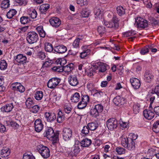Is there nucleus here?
<instances>
[{
	"instance_id": "nucleus-6",
	"label": "nucleus",
	"mask_w": 159,
	"mask_h": 159,
	"mask_svg": "<svg viewBox=\"0 0 159 159\" xmlns=\"http://www.w3.org/2000/svg\"><path fill=\"white\" fill-rule=\"evenodd\" d=\"M137 27L139 28H144L147 27L148 23L147 21L143 18L138 17L135 19V23Z\"/></svg>"
},
{
	"instance_id": "nucleus-27",
	"label": "nucleus",
	"mask_w": 159,
	"mask_h": 159,
	"mask_svg": "<svg viewBox=\"0 0 159 159\" xmlns=\"http://www.w3.org/2000/svg\"><path fill=\"white\" fill-rule=\"evenodd\" d=\"M65 119V116L63 114L62 112L60 111L57 113V121L59 123L63 122Z\"/></svg>"
},
{
	"instance_id": "nucleus-41",
	"label": "nucleus",
	"mask_w": 159,
	"mask_h": 159,
	"mask_svg": "<svg viewBox=\"0 0 159 159\" xmlns=\"http://www.w3.org/2000/svg\"><path fill=\"white\" fill-rule=\"evenodd\" d=\"M129 142V139H128L127 137L123 136L121 139V143L122 145L125 148L128 146L127 143Z\"/></svg>"
},
{
	"instance_id": "nucleus-21",
	"label": "nucleus",
	"mask_w": 159,
	"mask_h": 159,
	"mask_svg": "<svg viewBox=\"0 0 159 159\" xmlns=\"http://www.w3.org/2000/svg\"><path fill=\"white\" fill-rule=\"evenodd\" d=\"M130 82L134 89H138L139 88L140 86V81L135 78H132L130 79Z\"/></svg>"
},
{
	"instance_id": "nucleus-12",
	"label": "nucleus",
	"mask_w": 159,
	"mask_h": 159,
	"mask_svg": "<svg viewBox=\"0 0 159 159\" xmlns=\"http://www.w3.org/2000/svg\"><path fill=\"white\" fill-rule=\"evenodd\" d=\"M12 88L13 90L23 93L25 91L24 87L20 83L15 82L12 84Z\"/></svg>"
},
{
	"instance_id": "nucleus-33",
	"label": "nucleus",
	"mask_w": 159,
	"mask_h": 159,
	"mask_svg": "<svg viewBox=\"0 0 159 159\" xmlns=\"http://www.w3.org/2000/svg\"><path fill=\"white\" fill-rule=\"evenodd\" d=\"M73 64H69L63 67V71L66 72H70L73 70Z\"/></svg>"
},
{
	"instance_id": "nucleus-54",
	"label": "nucleus",
	"mask_w": 159,
	"mask_h": 159,
	"mask_svg": "<svg viewBox=\"0 0 159 159\" xmlns=\"http://www.w3.org/2000/svg\"><path fill=\"white\" fill-rule=\"evenodd\" d=\"M10 153V150L8 148H3L1 150V153L6 154L7 155H9Z\"/></svg>"
},
{
	"instance_id": "nucleus-29",
	"label": "nucleus",
	"mask_w": 159,
	"mask_h": 159,
	"mask_svg": "<svg viewBox=\"0 0 159 159\" xmlns=\"http://www.w3.org/2000/svg\"><path fill=\"white\" fill-rule=\"evenodd\" d=\"M89 129L90 130H94L96 129L98 126V124L97 122H92L88 124Z\"/></svg>"
},
{
	"instance_id": "nucleus-38",
	"label": "nucleus",
	"mask_w": 159,
	"mask_h": 159,
	"mask_svg": "<svg viewBox=\"0 0 159 159\" xmlns=\"http://www.w3.org/2000/svg\"><path fill=\"white\" fill-rule=\"evenodd\" d=\"M152 130L155 133L159 132V120L156 121L153 124Z\"/></svg>"
},
{
	"instance_id": "nucleus-22",
	"label": "nucleus",
	"mask_w": 159,
	"mask_h": 159,
	"mask_svg": "<svg viewBox=\"0 0 159 159\" xmlns=\"http://www.w3.org/2000/svg\"><path fill=\"white\" fill-rule=\"evenodd\" d=\"M13 107V103H11L3 106L1 108V110L2 111L9 112L11 111Z\"/></svg>"
},
{
	"instance_id": "nucleus-48",
	"label": "nucleus",
	"mask_w": 159,
	"mask_h": 159,
	"mask_svg": "<svg viewBox=\"0 0 159 159\" xmlns=\"http://www.w3.org/2000/svg\"><path fill=\"white\" fill-rule=\"evenodd\" d=\"M149 50V46H147L143 48L140 51V53L142 55H144L147 53Z\"/></svg>"
},
{
	"instance_id": "nucleus-63",
	"label": "nucleus",
	"mask_w": 159,
	"mask_h": 159,
	"mask_svg": "<svg viewBox=\"0 0 159 159\" xmlns=\"http://www.w3.org/2000/svg\"><path fill=\"white\" fill-rule=\"evenodd\" d=\"M95 15L97 16H98L102 13V11L99 9L97 8H95L94 10Z\"/></svg>"
},
{
	"instance_id": "nucleus-5",
	"label": "nucleus",
	"mask_w": 159,
	"mask_h": 159,
	"mask_svg": "<svg viewBox=\"0 0 159 159\" xmlns=\"http://www.w3.org/2000/svg\"><path fill=\"white\" fill-rule=\"evenodd\" d=\"M61 81V79L54 77L50 79L47 83L48 87L50 89H54L57 86Z\"/></svg>"
},
{
	"instance_id": "nucleus-50",
	"label": "nucleus",
	"mask_w": 159,
	"mask_h": 159,
	"mask_svg": "<svg viewBox=\"0 0 159 159\" xmlns=\"http://www.w3.org/2000/svg\"><path fill=\"white\" fill-rule=\"evenodd\" d=\"M76 2L81 6L87 5L88 4V1L87 0H76Z\"/></svg>"
},
{
	"instance_id": "nucleus-53",
	"label": "nucleus",
	"mask_w": 159,
	"mask_h": 159,
	"mask_svg": "<svg viewBox=\"0 0 159 159\" xmlns=\"http://www.w3.org/2000/svg\"><path fill=\"white\" fill-rule=\"evenodd\" d=\"M97 31L99 34L102 35L105 33V28L103 26H99L98 28Z\"/></svg>"
},
{
	"instance_id": "nucleus-46",
	"label": "nucleus",
	"mask_w": 159,
	"mask_h": 159,
	"mask_svg": "<svg viewBox=\"0 0 159 159\" xmlns=\"http://www.w3.org/2000/svg\"><path fill=\"white\" fill-rule=\"evenodd\" d=\"M20 121L18 120L17 122H15L13 121H11L10 122V125L12 127L14 128L17 129L19 126V124Z\"/></svg>"
},
{
	"instance_id": "nucleus-18",
	"label": "nucleus",
	"mask_w": 159,
	"mask_h": 159,
	"mask_svg": "<svg viewBox=\"0 0 159 159\" xmlns=\"http://www.w3.org/2000/svg\"><path fill=\"white\" fill-rule=\"evenodd\" d=\"M35 130L37 132H40L43 128V124L40 119H37L34 123Z\"/></svg>"
},
{
	"instance_id": "nucleus-39",
	"label": "nucleus",
	"mask_w": 159,
	"mask_h": 159,
	"mask_svg": "<svg viewBox=\"0 0 159 159\" xmlns=\"http://www.w3.org/2000/svg\"><path fill=\"white\" fill-rule=\"evenodd\" d=\"M43 97V93L41 91H38L35 94L34 97L37 100L42 99Z\"/></svg>"
},
{
	"instance_id": "nucleus-34",
	"label": "nucleus",
	"mask_w": 159,
	"mask_h": 159,
	"mask_svg": "<svg viewBox=\"0 0 159 159\" xmlns=\"http://www.w3.org/2000/svg\"><path fill=\"white\" fill-rule=\"evenodd\" d=\"M127 143L128 146L125 147L128 150H131L134 149L135 148V142L131 140H129V142Z\"/></svg>"
},
{
	"instance_id": "nucleus-26",
	"label": "nucleus",
	"mask_w": 159,
	"mask_h": 159,
	"mask_svg": "<svg viewBox=\"0 0 159 159\" xmlns=\"http://www.w3.org/2000/svg\"><path fill=\"white\" fill-rule=\"evenodd\" d=\"M44 48L45 51L48 52H51L54 50L52 45L48 42H46L44 44Z\"/></svg>"
},
{
	"instance_id": "nucleus-64",
	"label": "nucleus",
	"mask_w": 159,
	"mask_h": 159,
	"mask_svg": "<svg viewBox=\"0 0 159 159\" xmlns=\"http://www.w3.org/2000/svg\"><path fill=\"white\" fill-rule=\"evenodd\" d=\"M135 156V157H133V158H139L140 159H149L150 158H145V157H143V155H142V154H137L136 155H134Z\"/></svg>"
},
{
	"instance_id": "nucleus-62",
	"label": "nucleus",
	"mask_w": 159,
	"mask_h": 159,
	"mask_svg": "<svg viewBox=\"0 0 159 159\" xmlns=\"http://www.w3.org/2000/svg\"><path fill=\"white\" fill-rule=\"evenodd\" d=\"M16 1L20 5L25 6L27 3V0H16Z\"/></svg>"
},
{
	"instance_id": "nucleus-9",
	"label": "nucleus",
	"mask_w": 159,
	"mask_h": 159,
	"mask_svg": "<svg viewBox=\"0 0 159 159\" xmlns=\"http://www.w3.org/2000/svg\"><path fill=\"white\" fill-rule=\"evenodd\" d=\"M45 117L48 122H52L56 119V115L53 112H46L44 114Z\"/></svg>"
},
{
	"instance_id": "nucleus-7",
	"label": "nucleus",
	"mask_w": 159,
	"mask_h": 159,
	"mask_svg": "<svg viewBox=\"0 0 159 159\" xmlns=\"http://www.w3.org/2000/svg\"><path fill=\"white\" fill-rule=\"evenodd\" d=\"M72 131L69 128H64L62 132L63 138L65 141H68L70 140L72 137Z\"/></svg>"
},
{
	"instance_id": "nucleus-16",
	"label": "nucleus",
	"mask_w": 159,
	"mask_h": 159,
	"mask_svg": "<svg viewBox=\"0 0 159 159\" xmlns=\"http://www.w3.org/2000/svg\"><path fill=\"white\" fill-rule=\"evenodd\" d=\"M143 115L145 118L150 120L152 119L155 116V114L153 111L148 109L144 110Z\"/></svg>"
},
{
	"instance_id": "nucleus-51",
	"label": "nucleus",
	"mask_w": 159,
	"mask_h": 159,
	"mask_svg": "<svg viewBox=\"0 0 159 159\" xmlns=\"http://www.w3.org/2000/svg\"><path fill=\"white\" fill-rule=\"evenodd\" d=\"M29 15L31 18L34 19L37 17V13L36 11L34 9L29 13Z\"/></svg>"
},
{
	"instance_id": "nucleus-19",
	"label": "nucleus",
	"mask_w": 159,
	"mask_h": 159,
	"mask_svg": "<svg viewBox=\"0 0 159 159\" xmlns=\"http://www.w3.org/2000/svg\"><path fill=\"white\" fill-rule=\"evenodd\" d=\"M125 102V99L120 96L115 97L113 99V102L117 106H120L124 104Z\"/></svg>"
},
{
	"instance_id": "nucleus-58",
	"label": "nucleus",
	"mask_w": 159,
	"mask_h": 159,
	"mask_svg": "<svg viewBox=\"0 0 159 159\" xmlns=\"http://www.w3.org/2000/svg\"><path fill=\"white\" fill-rule=\"evenodd\" d=\"M116 151L119 154H122L125 152V150L122 148L117 147L116 149Z\"/></svg>"
},
{
	"instance_id": "nucleus-10",
	"label": "nucleus",
	"mask_w": 159,
	"mask_h": 159,
	"mask_svg": "<svg viewBox=\"0 0 159 159\" xmlns=\"http://www.w3.org/2000/svg\"><path fill=\"white\" fill-rule=\"evenodd\" d=\"M107 65L100 62L95 63L94 65V67L96 70H98V72H104L107 70Z\"/></svg>"
},
{
	"instance_id": "nucleus-60",
	"label": "nucleus",
	"mask_w": 159,
	"mask_h": 159,
	"mask_svg": "<svg viewBox=\"0 0 159 159\" xmlns=\"http://www.w3.org/2000/svg\"><path fill=\"white\" fill-rule=\"evenodd\" d=\"M87 105V104L81 101L78 104L77 107L79 109H82L84 108Z\"/></svg>"
},
{
	"instance_id": "nucleus-32",
	"label": "nucleus",
	"mask_w": 159,
	"mask_h": 159,
	"mask_svg": "<svg viewBox=\"0 0 159 159\" xmlns=\"http://www.w3.org/2000/svg\"><path fill=\"white\" fill-rule=\"evenodd\" d=\"M91 52V50L89 49H85L83 50L82 52L80 54V57L82 58H84L85 57L89 55Z\"/></svg>"
},
{
	"instance_id": "nucleus-31",
	"label": "nucleus",
	"mask_w": 159,
	"mask_h": 159,
	"mask_svg": "<svg viewBox=\"0 0 159 159\" xmlns=\"http://www.w3.org/2000/svg\"><path fill=\"white\" fill-rule=\"evenodd\" d=\"M16 13L17 11L15 9H11L7 13V16L9 19H11L16 14Z\"/></svg>"
},
{
	"instance_id": "nucleus-2",
	"label": "nucleus",
	"mask_w": 159,
	"mask_h": 159,
	"mask_svg": "<svg viewBox=\"0 0 159 159\" xmlns=\"http://www.w3.org/2000/svg\"><path fill=\"white\" fill-rule=\"evenodd\" d=\"M103 110V107L101 104L95 105L93 108H91L90 111V114L93 117H97L99 116Z\"/></svg>"
},
{
	"instance_id": "nucleus-8",
	"label": "nucleus",
	"mask_w": 159,
	"mask_h": 159,
	"mask_svg": "<svg viewBox=\"0 0 159 159\" xmlns=\"http://www.w3.org/2000/svg\"><path fill=\"white\" fill-rule=\"evenodd\" d=\"M117 121L114 118H110L107 122V125L108 128L111 130L116 128Z\"/></svg>"
},
{
	"instance_id": "nucleus-28",
	"label": "nucleus",
	"mask_w": 159,
	"mask_h": 159,
	"mask_svg": "<svg viewBox=\"0 0 159 159\" xmlns=\"http://www.w3.org/2000/svg\"><path fill=\"white\" fill-rule=\"evenodd\" d=\"M80 95L78 93H75L70 98L71 101L74 102H77L79 100Z\"/></svg>"
},
{
	"instance_id": "nucleus-55",
	"label": "nucleus",
	"mask_w": 159,
	"mask_h": 159,
	"mask_svg": "<svg viewBox=\"0 0 159 159\" xmlns=\"http://www.w3.org/2000/svg\"><path fill=\"white\" fill-rule=\"evenodd\" d=\"M52 70L59 72H62L63 71V67L54 66L52 68Z\"/></svg>"
},
{
	"instance_id": "nucleus-44",
	"label": "nucleus",
	"mask_w": 159,
	"mask_h": 159,
	"mask_svg": "<svg viewBox=\"0 0 159 159\" xmlns=\"http://www.w3.org/2000/svg\"><path fill=\"white\" fill-rule=\"evenodd\" d=\"M140 104L137 103L134 104L133 108L134 113L137 114L139 112L140 109Z\"/></svg>"
},
{
	"instance_id": "nucleus-14",
	"label": "nucleus",
	"mask_w": 159,
	"mask_h": 159,
	"mask_svg": "<svg viewBox=\"0 0 159 159\" xmlns=\"http://www.w3.org/2000/svg\"><path fill=\"white\" fill-rule=\"evenodd\" d=\"M15 61L20 64H23L26 63L27 58L25 56L22 54H19L14 57Z\"/></svg>"
},
{
	"instance_id": "nucleus-13",
	"label": "nucleus",
	"mask_w": 159,
	"mask_h": 159,
	"mask_svg": "<svg viewBox=\"0 0 159 159\" xmlns=\"http://www.w3.org/2000/svg\"><path fill=\"white\" fill-rule=\"evenodd\" d=\"M68 82L70 85L73 86H75L79 84V80L75 75H71L69 76Z\"/></svg>"
},
{
	"instance_id": "nucleus-43",
	"label": "nucleus",
	"mask_w": 159,
	"mask_h": 159,
	"mask_svg": "<svg viewBox=\"0 0 159 159\" xmlns=\"http://www.w3.org/2000/svg\"><path fill=\"white\" fill-rule=\"evenodd\" d=\"M30 19L27 16H23L20 18V21L22 24H25L28 23Z\"/></svg>"
},
{
	"instance_id": "nucleus-24",
	"label": "nucleus",
	"mask_w": 159,
	"mask_h": 159,
	"mask_svg": "<svg viewBox=\"0 0 159 159\" xmlns=\"http://www.w3.org/2000/svg\"><path fill=\"white\" fill-rule=\"evenodd\" d=\"M49 7L50 6L48 4H43L40 6L39 10L42 14H45Z\"/></svg>"
},
{
	"instance_id": "nucleus-25",
	"label": "nucleus",
	"mask_w": 159,
	"mask_h": 159,
	"mask_svg": "<svg viewBox=\"0 0 159 159\" xmlns=\"http://www.w3.org/2000/svg\"><path fill=\"white\" fill-rule=\"evenodd\" d=\"M153 78V75L149 72L146 71L144 75V79L147 82H150Z\"/></svg>"
},
{
	"instance_id": "nucleus-52",
	"label": "nucleus",
	"mask_w": 159,
	"mask_h": 159,
	"mask_svg": "<svg viewBox=\"0 0 159 159\" xmlns=\"http://www.w3.org/2000/svg\"><path fill=\"white\" fill-rule=\"evenodd\" d=\"M81 101L84 103L87 104L89 102V97L87 95H82Z\"/></svg>"
},
{
	"instance_id": "nucleus-56",
	"label": "nucleus",
	"mask_w": 159,
	"mask_h": 159,
	"mask_svg": "<svg viewBox=\"0 0 159 159\" xmlns=\"http://www.w3.org/2000/svg\"><path fill=\"white\" fill-rule=\"evenodd\" d=\"M88 125L84 126L81 131V132L84 134H88L89 132V129Z\"/></svg>"
},
{
	"instance_id": "nucleus-49",
	"label": "nucleus",
	"mask_w": 159,
	"mask_h": 159,
	"mask_svg": "<svg viewBox=\"0 0 159 159\" xmlns=\"http://www.w3.org/2000/svg\"><path fill=\"white\" fill-rule=\"evenodd\" d=\"M81 40L79 38L76 39L73 43L72 46L74 48H77L79 47L80 41Z\"/></svg>"
},
{
	"instance_id": "nucleus-1",
	"label": "nucleus",
	"mask_w": 159,
	"mask_h": 159,
	"mask_svg": "<svg viewBox=\"0 0 159 159\" xmlns=\"http://www.w3.org/2000/svg\"><path fill=\"white\" fill-rule=\"evenodd\" d=\"M37 149L43 158H47L49 157L50 151L47 147L39 145L37 146Z\"/></svg>"
},
{
	"instance_id": "nucleus-45",
	"label": "nucleus",
	"mask_w": 159,
	"mask_h": 159,
	"mask_svg": "<svg viewBox=\"0 0 159 159\" xmlns=\"http://www.w3.org/2000/svg\"><path fill=\"white\" fill-rule=\"evenodd\" d=\"M90 14V11L87 9H83L81 12V16L82 17H88Z\"/></svg>"
},
{
	"instance_id": "nucleus-37",
	"label": "nucleus",
	"mask_w": 159,
	"mask_h": 159,
	"mask_svg": "<svg viewBox=\"0 0 159 159\" xmlns=\"http://www.w3.org/2000/svg\"><path fill=\"white\" fill-rule=\"evenodd\" d=\"M7 66V64L4 60H2L0 61V69L2 70H6Z\"/></svg>"
},
{
	"instance_id": "nucleus-57",
	"label": "nucleus",
	"mask_w": 159,
	"mask_h": 159,
	"mask_svg": "<svg viewBox=\"0 0 159 159\" xmlns=\"http://www.w3.org/2000/svg\"><path fill=\"white\" fill-rule=\"evenodd\" d=\"M31 111L33 113H36L39 110V107L37 105L33 106L31 107Z\"/></svg>"
},
{
	"instance_id": "nucleus-30",
	"label": "nucleus",
	"mask_w": 159,
	"mask_h": 159,
	"mask_svg": "<svg viewBox=\"0 0 159 159\" xmlns=\"http://www.w3.org/2000/svg\"><path fill=\"white\" fill-rule=\"evenodd\" d=\"M117 13L120 16L125 14V9L122 6H119L116 7Z\"/></svg>"
},
{
	"instance_id": "nucleus-42",
	"label": "nucleus",
	"mask_w": 159,
	"mask_h": 159,
	"mask_svg": "<svg viewBox=\"0 0 159 159\" xmlns=\"http://www.w3.org/2000/svg\"><path fill=\"white\" fill-rule=\"evenodd\" d=\"M9 0H3L1 4V7L2 8L5 9L9 7Z\"/></svg>"
},
{
	"instance_id": "nucleus-3",
	"label": "nucleus",
	"mask_w": 159,
	"mask_h": 159,
	"mask_svg": "<svg viewBox=\"0 0 159 159\" xmlns=\"http://www.w3.org/2000/svg\"><path fill=\"white\" fill-rule=\"evenodd\" d=\"M38 40V35L35 32L30 31L27 34L26 40L29 43H34L36 42Z\"/></svg>"
},
{
	"instance_id": "nucleus-40",
	"label": "nucleus",
	"mask_w": 159,
	"mask_h": 159,
	"mask_svg": "<svg viewBox=\"0 0 159 159\" xmlns=\"http://www.w3.org/2000/svg\"><path fill=\"white\" fill-rule=\"evenodd\" d=\"M23 159H35V157L31 152H27L23 154Z\"/></svg>"
},
{
	"instance_id": "nucleus-59",
	"label": "nucleus",
	"mask_w": 159,
	"mask_h": 159,
	"mask_svg": "<svg viewBox=\"0 0 159 159\" xmlns=\"http://www.w3.org/2000/svg\"><path fill=\"white\" fill-rule=\"evenodd\" d=\"M37 56L41 60H43L46 57L44 52L41 51L38 52Z\"/></svg>"
},
{
	"instance_id": "nucleus-61",
	"label": "nucleus",
	"mask_w": 159,
	"mask_h": 159,
	"mask_svg": "<svg viewBox=\"0 0 159 159\" xmlns=\"http://www.w3.org/2000/svg\"><path fill=\"white\" fill-rule=\"evenodd\" d=\"M87 87L88 90L91 92V93H92L93 90H96V89L93 88V84L91 83H89L87 84Z\"/></svg>"
},
{
	"instance_id": "nucleus-23",
	"label": "nucleus",
	"mask_w": 159,
	"mask_h": 159,
	"mask_svg": "<svg viewBox=\"0 0 159 159\" xmlns=\"http://www.w3.org/2000/svg\"><path fill=\"white\" fill-rule=\"evenodd\" d=\"M92 143L91 139L85 138L82 140L80 143V146L82 147H86L90 145Z\"/></svg>"
},
{
	"instance_id": "nucleus-35",
	"label": "nucleus",
	"mask_w": 159,
	"mask_h": 159,
	"mask_svg": "<svg viewBox=\"0 0 159 159\" xmlns=\"http://www.w3.org/2000/svg\"><path fill=\"white\" fill-rule=\"evenodd\" d=\"M25 104L28 108H31L34 105L33 100L30 98H28L25 102Z\"/></svg>"
},
{
	"instance_id": "nucleus-17",
	"label": "nucleus",
	"mask_w": 159,
	"mask_h": 159,
	"mask_svg": "<svg viewBox=\"0 0 159 159\" xmlns=\"http://www.w3.org/2000/svg\"><path fill=\"white\" fill-rule=\"evenodd\" d=\"M92 94H93V96L95 100H99L105 93L103 92L96 89L93 90Z\"/></svg>"
},
{
	"instance_id": "nucleus-11",
	"label": "nucleus",
	"mask_w": 159,
	"mask_h": 159,
	"mask_svg": "<svg viewBox=\"0 0 159 159\" xmlns=\"http://www.w3.org/2000/svg\"><path fill=\"white\" fill-rule=\"evenodd\" d=\"M45 133L44 136H46L49 140H52L55 137L54 131L51 127L46 128Z\"/></svg>"
},
{
	"instance_id": "nucleus-4",
	"label": "nucleus",
	"mask_w": 159,
	"mask_h": 159,
	"mask_svg": "<svg viewBox=\"0 0 159 159\" xmlns=\"http://www.w3.org/2000/svg\"><path fill=\"white\" fill-rule=\"evenodd\" d=\"M112 21H106L104 20V23L107 27L108 28H117L119 26V20L116 16H114Z\"/></svg>"
},
{
	"instance_id": "nucleus-15",
	"label": "nucleus",
	"mask_w": 159,
	"mask_h": 159,
	"mask_svg": "<svg viewBox=\"0 0 159 159\" xmlns=\"http://www.w3.org/2000/svg\"><path fill=\"white\" fill-rule=\"evenodd\" d=\"M49 22L51 25L55 28L58 27L61 24V21L59 18L54 17L50 19Z\"/></svg>"
},
{
	"instance_id": "nucleus-36",
	"label": "nucleus",
	"mask_w": 159,
	"mask_h": 159,
	"mask_svg": "<svg viewBox=\"0 0 159 159\" xmlns=\"http://www.w3.org/2000/svg\"><path fill=\"white\" fill-rule=\"evenodd\" d=\"M71 151L74 154L78 153L80 151L79 144L75 143L72 148Z\"/></svg>"
},
{
	"instance_id": "nucleus-47",
	"label": "nucleus",
	"mask_w": 159,
	"mask_h": 159,
	"mask_svg": "<svg viewBox=\"0 0 159 159\" xmlns=\"http://www.w3.org/2000/svg\"><path fill=\"white\" fill-rule=\"evenodd\" d=\"M136 34V32L134 30H130L123 33L124 36L126 37L132 36Z\"/></svg>"
},
{
	"instance_id": "nucleus-20",
	"label": "nucleus",
	"mask_w": 159,
	"mask_h": 159,
	"mask_svg": "<svg viewBox=\"0 0 159 159\" xmlns=\"http://www.w3.org/2000/svg\"><path fill=\"white\" fill-rule=\"evenodd\" d=\"M54 50L58 53L62 54L66 52L67 50V48L66 46L61 45L54 47Z\"/></svg>"
}]
</instances>
